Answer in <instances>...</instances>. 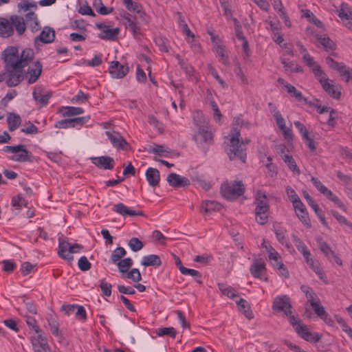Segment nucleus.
I'll return each mask as SVG.
<instances>
[{"label": "nucleus", "instance_id": "bf43d9fd", "mask_svg": "<svg viewBox=\"0 0 352 352\" xmlns=\"http://www.w3.org/2000/svg\"><path fill=\"white\" fill-rule=\"evenodd\" d=\"M3 151L6 152H11V153H26V148L23 144H19L16 146H6L3 148Z\"/></svg>", "mask_w": 352, "mask_h": 352}, {"label": "nucleus", "instance_id": "13d9d810", "mask_svg": "<svg viewBox=\"0 0 352 352\" xmlns=\"http://www.w3.org/2000/svg\"><path fill=\"white\" fill-rule=\"evenodd\" d=\"M286 192L289 200L292 202L293 206L300 201L298 195L296 193L295 190L292 187L287 186L286 188Z\"/></svg>", "mask_w": 352, "mask_h": 352}, {"label": "nucleus", "instance_id": "c756f323", "mask_svg": "<svg viewBox=\"0 0 352 352\" xmlns=\"http://www.w3.org/2000/svg\"><path fill=\"white\" fill-rule=\"evenodd\" d=\"M122 1L128 10L139 14L141 17L145 14L144 12L142 11L141 5L133 2L132 0H122Z\"/></svg>", "mask_w": 352, "mask_h": 352}, {"label": "nucleus", "instance_id": "1a4fd4ad", "mask_svg": "<svg viewBox=\"0 0 352 352\" xmlns=\"http://www.w3.org/2000/svg\"><path fill=\"white\" fill-rule=\"evenodd\" d=\"M272 308L274 311H283L286 316H289V314H292L290 298L286 295L276 297Z\"/></svg>", "mask_w": 352, "mask_h": 352}, {"label": "nucleus", "instance_id": "f03ea898", "mask_svg": "<svg viewBox=\"0 0 352 352\" xmlns=\"http://www.w3.org/2000/svg\"><path fill=\"white\" fill-rule=\"evenodd\" d=\"M301 291L305 294L307 301L310 303L314 313L322 319L327 324L332 327L334 322L329 314L325 311L324 307L321 305L320 299L313 289L306 285L300 287Z\"/></svg>", "mask_w": 352, "mask_h": 352}, {"label": "nucleus", "instance_id": "72a5a7b5", "mask_svg": "<svg viewBox=\"0 0 352 352\" xmlns=\"http://www.w3.org/2000/svg\"><path fill=\"white\" fill-rule=\"evenodd\" d=\"M218 287L223 295L227 296L230 298H234L238 295L234 288L224 283H218Z\"/></svg>", "mask_w": 352, "mask_h": 352}, {"label": "nucleus", "instance_id": "bb28decb", "mask_svg": "<svg viewBox=\"0 0 352 352\" xmlns=\"http://www.w3.org/2000/svg\"><path fill=\"white\" fill-rule=\"evenodd\" d=\"M236 305L239 306V311L242 312L247 318L252 319L253 318L250 306L245 299L240 298L236 302Z\"/></svg>", "mask_w": 352, "mask_h": 352}, {"label": "nucleus", "instance_id": "ddd939ff", "mask_svg": "<svg viewBox=\"0 0 352 352\" xmlns=\"http://www.w3.org/2000/svg\"><path fill=\"white\" fill-rule=\"evenodd\" d=\"M166 180L169 185L174 188L185 187L190 185V181L188 178L181 177L175 173H170Z\"/></svg>", "mask_w": 352, "mask_h": 352}, {"label": "nucleus", "instance_id": "9b49d317", "mask_svg": "<svg viewBox=\"0 0 352 352\" xmlns=\"http://www.w3.org/2000/svg\"><path fill=\"white\" fill-rule=\"evenodd\" d=\"M42 68L41 63L37 60L33 65H30L27 71H25L24 75L29 84L34 83L38 79L42 72Z\"/></svg>", "mask_w": 352, "mask_h": 352}, {"label": "nucleus", "instance_id": "f704fd0d", "mask_svg": "<svg viewBox=\"0 0 352 352\" xmlns=\"http://www.w3.org/2000/svg\"><path fill=\"white\" fill-rule=\"evenodd\" d=\"M283 160L285 162V163L287 164V166L290 170L296 173L297 175H300V170L298 168L296 163L292 155H284L283 157Z\"/></svg>", "mask_w": 352, "mask_h": 352}, {"label": "nucleus", "instance_id": "603ef678", "mask_svg": "<svg viewBox=\"0 0 352 352\" xmlns=\"http://www.w3.org/2000/svg\"><path fill=\"white\" fill-rule=\"evenodd\" d=\"M274 118H275L276 124L278 125L279 129H285L286 126L285 120L283 118L280 111L277 110V108H274Z\"/></svg>", "mask_w": 352, "mask_h": 352}, {"label": "nucleus", "instance_id": "4468645a", "mask_svg": "<svg viewBox=\"0 0 352 352\" xmlns=\"http://www.w3.org/2000/svg\"><path fill=\"white\" fill-rule=\"evenodd\" d=\"M91 162L100 168L111 170L114 166V160L109 156H101L92 157Z\"/></svg>", "mask_w": 352, "mask_h": 352}, {"label": "nucleus", "instance_id": "7ed1b4c3", "mask_svg": "<svg viewBox=\"0 0 352 352\" xmlns=\"http://www.w3.org/2000/svg\"><path fill=\"white\" fill-rule=\"evenodd\" d=\"M1 56H4L8 59L11 58L14 63V66L19 65L25 68L33 60L34 52L31 48H26L19 54L16 47L9 46L3 51Z\"/></svg>", "mask_w": 352, "mask_h": 352}, {"label": "nucleus", "instance_id": "052dcab7", "mask_svg": "<svg viewBox=\"0 0 352 352\" xmlns=\"http://www.w3.org/2000/svg\"><path fill=\"white\" fill-rule=\"evenodd\" d=\"M100 287L102 294L105 296H110L111 294V285L104 281V279L100 280Z\"/></svg>", "mask_w": 352, "mask_h": 352}, {"label": "nucleus", "instance_id": "20e7f679", "mask_svg": "<svg viewBox=\"0 0 352 352\" xmlns=\"http://www.w3.org/2000/svg\"><path fill=\"white\" fill-rule=\"evenodd\" d=\"M1 58L3 60L5 69L8 75L6 80L7 86L9 87L17 86L24 78V68L19 65L14 66V63L11 58L8 59L4 56H1Z\"/></svg>", "mask_w": 352, "mask_h": 352}, {"label": "nucleus", "instance_id": "6ab92c4d", "mask_svg": "<svg viewBox=\"0 0 352 352\" xmlns=\"http://www.w3.org/2000/svg\"><path fill=\"white\" fill-rule=\"evenodd\" d=\"M105 134L108 136L114 147L125 149V146L128 145L124 138L118 132L113 131L112 133L110 131H106Z\"/></svg>", "mask_w": 352, "mask_h": 352}, {"label": "nucleus", "instance_id": "2eb2a0df", "mask_svg": "<svg viewBox=\"0 0 352 352\" xmlns=\"http://www.w3.org/2000/svg\"><path fill=\"white\" fill-rule=\"evenodd\" d=\"M294 207L296 212V215L301 222L307 228H311V222L308 216V213L306 211V208L302 202L300 201L294 205Z\"/></svg>", "mask_w": 352, "mask_h": 352}, {"label": "nucleus", "instance_id": "a19ab883", "mask_svg": "<svg viewBox=\"0 0 352 352\" xmlns=\"http://www.w3.org/2000/svg\"><path fill=\"white\" fill-rule=\"evenodd\" d=\"M65 111L63 112V116L70 117L73 116L80 115L84 112V110L81 107H64Z\"/></svg>", "mask_w": 352, "mask_h": 352}, {"label": "nucleus", "instance_id": "a878e982", "mask_svg": "<svg viewBox=\"0 0 352 352\" xmlns=\"http://www.w3.org/2000/svg\"><path fill=\"white\" fill-rule=\"evenodd\" d=\"M141 263L145 267L160 266L162 264V261L159 256L155 254H150L144 256Z\"/></svg>", "mask_w": 352, "mask_h": 352}, {"label": "nucleus", "instance_id": "aec40b11", "mask_svg": "<svg viewBox=\"0 0 352 352\" xmlns=\"http://www.w3.org/2000/svg\"><path fill=\"white\" fill-rule=\"evenodd\" d=\"M52 96V93L51 91L44 93L43 89L41 87L35 88L32 93L34 100L40 102L42 105H46Z\"/></svg>", "mask_w": 352, "mask_h": 352}, {"label": "nucleus", "instance_id": "37998d69", "mask_svg": "<svg viewBox=\"0 0 352 352\" xmlns=\"http://www.w3.org/2000/svg\"><path fill=\"white\" fill-rule=\"evenodd\" d=\"M18 9L19 11L27 12L32 8L37 9V5L35 1H29L28 0H22L18 3Z\"/></svg>", "mask_w": 352, "mask_h": 352}, {"label": "nucleus", "instance_id": "f8f14e48", "mask_svg": "<svg viewBox=\"0 0 352 352\" xmlns=\"http://www.w3.org/2000/svg\"><path fill=\"white\" fill-rule=\"evenodd\" d=\"M109 72L112 78H122L128 74L129 67L117 60H113L109 64Z\"/></svg>", "mask_w": 352, "mask_h": 352}, {"label": "nucleus", "instance_id": "39448f33", "mask_svg": "<svg viewBox=\"0 0 352 352\" xmlns=\"http://www.w3.org/2000/svg\"><path fill=\"white\" fill-rule=\"evenodd\" d=\"M245 189L241 181H227L221 185L220 192L226 199L232 200L243 195Z\"/></svg>", "mask_w": 352, "mask_h": 352}, {"label": "nucleus", "instance_id": "423d86ee", "mask_svg": "<svg viewBox=\"0 0 352 352\" xmlns=\"http://www.w3.org/2000/svg\"><path fill=\"white\" fill-rule=\"evenodd\" d=\"M58 242V256L68 261H72L74 259V257L72 255V254L77 253L83 248L82 245L78 243L71 245L68 242L67 238H59Z\"/></svg>", "mask_w": 352, "mask_h": 352}, {"label": "nucleus", "instance_id": "ea45409f", "mask_svg": "<svg viewBox=\"0 0 352 352\" xmlns=\"http://www.w3.org/2000/svg\"><path fill=\"white\" fill-rule=\"evenodd\" d=\"M156 333L158 336H169L172 338H175L177 335L176 330L172 327H161L156 330Z\"/></svg>", "mask_w": 352, "mask_h": 352}, {"label": "nucleus", "instance_id": "49530a36", "mask_svg": "<svg viewBox=\"0 0 352 352\" xmlns=\"http://www.w3.org/2000/svg\"><path fill=\"white\" fill-rule=\"evenodd\" d=\"M302 195L304 198L307 200L308 204L311 207V208L316 213H320L322 209H320L318 205L314 201V200L311 198V197L309 195V193L304 190L302 192Z\"/></svg>", "mask_w": 352, "mask_h": 352}, {"label": "nucleus", "instance_id": "0e129e2a", "mask_svg": "<svg viewBox=\"0 0 352 352\" xmlns=\"http://www.w3.org/2000/svg\"><path fill=\"white\" fill-rule=\"evenodd\" d=\"M72 121V118L61 120L56 122L54 126L59 129L73 127Z\"/></svg>", "mask_w": 352, "mask_h": 352}, {"label": "nucleus", "instance_id": "0eeeda50", "mask_svg": "<svg viewBox=\"0 0 352 352\" xmlns=\"http://www.w3.org/2000/svg\"><path fill=\"white\" fill-rule=\"evenodd\" d=\"M313 72L321 84L323 89L330 96L336 99L340 98L341 95L340 91H337L335 88V85L330 83L329 80L327 78L326 74L321 70L320 66H316L313 69Z\"/></svg>", "mask_w": 352, "mask_h": 352}, {"label": "nucleus", "instance_id": "f3484780", "mask_svg": "<svg viewBox=\"0 0 352 352\" xmlns=\"http://www.w3.org/2000/svg\"><path fill=\"white\" fill-rule=\"evenodd\" d=\"M113 210L122 216H144L142 211L133 210L122 203L117 204L113 206Z\"/></svg>", "mask_w": 352, "mask_h": 352}, {"label": "nucleus", "instance_id": "de8ad7c7", "mask_svg": "<svg viewBox=\"0 0 352 352\" xmlns=\"http://www.w3.org/2000/svg\"><path fill=\"white\" fill-rule=\"evenodd\" d=\"M316 38L319 41L320 43L326 49L332 50L334 48L333 41L329 37H322L318 34L316 35Z\"/></svg>", "mask_w": 352, "mask_h": 352}, {"label": "nucleus", "instance_id": "9d476101", "mask_svg": "<svg viewBox=\"0 0 352 352\" xmlns=\"http://www.w3.org/2000/svg\"><path fill=\"white\" fill-rule=\"evenodd\" d=\"M288 319L289 322L293 326L297 333L304 340H309V336H311V333L308 331L307 327L305 324L301 323V321L298 318L289 314Z\"/></svg>", "mask_w": 352, "mask_h": 352}, {"label": "nucleus", "instance_id": "e2e57ef3", "mask_svg": "<svg viewBox=\"0 0 352 352\" xmlns=\"http://www.w3.org/2000/svg\"><path fill=\"white\" fill-rule=\"evenodd\" d=\"M331 213L339 223H344L352 229V223L349 222L344 217L340 214L337 211L335 210H331Z\"/></svg>", "mask_w": 352, "mask_h": 352}, {"label": "nucleus", "instance_id": "c85d7f7f", "mask_svg": "<svg viewBox=\"0 0 352 352\" xmlns=\"http://www.w3.org/2000/svg\"><path fill=\"white\" fill-rule=\"evenodd\" d=\"M119 32L120 29L118 28L113 29L106 28V30H103V32L98 34V37L102 40L113 41Z\"/></svg>", "mask_w": 352, "mask_h": 352}, {"label": "nucleus", "instance_id": "774afa93", "mask_svg": "<svg viewBox=\"0 0 352 352\" xmlns=\"http://www.w3.org/2000/svg\"><path fill=\"white\" fill-rule=\"evenodd\" d=\"M341 76L344 78L346 82L352 80V69L346 65L345 67L342 69Z\"/></svg>", "mask_w": 352, "mask_h": 352}, {"label": "nucleus", "instance_id": "5fc2aeb1", "mask_svg": "<svg viewBox=\"0 0 352 352\" xmlns=\"http://www.w3.org/2000/svg\"><path fill=\"white\" fill-rule=\"evenodd\" d=\"M216 52L219 56H221L223 64L225 65H228L230 64L228 56L226 54L225 48L223 46L218 45L216 47Z\"/></svg>", "mask_w": 352, "mask_h": 352}, {"label": "nucleus", "instance_id": "58836bf2", "mask_svg": "<svg viewBox=\"0 0 352 352\" xmlns=\"http://www.w3.org/2000/svg\"><path fill=\"white\" fill-rule=\"evenodd\" d=\"M48 324L50 326V331L54 336H59V324L57 319L53 316H50L47 318Z\"/></svg>", "mask_w": 352, "mask_h": 352}, {"label": "nucleus", "instance_id": "e433bc0d", "mask_svg": "<svg viewBox=\"0 0 352 352\" xmlns=\"http://www.w3.org/2000/svg\"><path fill=\"white\" fill-rule=\"evenodd\" d=\"M126 250L123 248L118 247L116 248L111 254V262L113 263H117L126 255Z\"/></svg>", "mask_w": 352, "mask_h": 352}, {"label": "nucleus", "instance_id": "5701e85b", "mask_svg": "<svg viewBox=\"0 0 352 352\" xmlns=\"http://www.w3.org/2000/svg\"><path fill=\"white\" fill-rule=\"evenodd\" d=\"M270 206L255 208V218L258 223L265 225L268 221Z\"/></svg>", "mask_w": 352, "mask_h": 352}, {"label": "nucleus", "instance_id": "3c124183", "mask_svg": "<svg viewBox=\"0 0 352 352\" xmlns=\"http://www.w3.org/2000/svg\"><path fill=\"white\" fill-rule=\"evenodd\" d=\"M285 87L287 91L289 94H293V96L298 101H301L303 98L302 94L300 91H298L296 87L290 84H285Z\"/></svg>", "mask_w": 352, "mask_h": 352}, {"label": "nucleus", "instance_id": "c03bdc74", "mask_svg": "<svg viewBox=\"0 0 352 352\" xmlns=\"http://www.w3.org/2000/svg\"><path fill=\"white\" fill-rule=\"evenodd\" d=\"M198 133L201 136L204 142L212 143V134L211 131H209L204 126H200L198 129Z\"/></svg>", "mask_w": 352, "mask_h": 352}, {"label": "nucleus", "instance_id": "7c9ffc66", "mask_svg": "<svg viewBox=\"0 0 352 352\" xmlns=\"http://www.w3.org/2000/svg\"><path fill=\"white\" fill-rule=\"evenodd\" d=\"M176 58L178 60V63L181 68L185 72V73L189 76L190 77L194 76L195 74V69L192 67L191 65H190L187 60L182 59L179 54L176 55Z\"/></svg>", "mask_w": 352, "mask_h": 352}, {"label": "nucleus", "instance_id": "6e6552de", "mask_svg": "<svg viewBox=\"0 0 352 352\" xmlns=\"http://www.w3.org/2000/svg\"><path fill=\"white\" fill-rule=\"evenodd\" d=\"M251 274L256 278L263 280L265 282L268 281V278L266 275L267 269L265 263L262 258H254L252 264L250 267Z\"/></svg>", "mask_w": 352, "mask_h": 352}, {"label": "nucleus", "instance_id": "cd10ccee", "mask_svg": "<svg viewBox=\"0 0 352 352\" xmlns=\"http://www.w3.org/2000/svg\"><path fill=\"white\" fill-rule=\"evenodd\" d=\"M7 120L8 124V129L10 131L16 130L21 122V117L14 113H8Z\"/></svg>", "mask_w": 352, "mask_h": 352}, {"label": "nucleus", "instance_id": "f257e3e1", "mask_svg": "<svg viewBox=\"0 0 352 352\" xmlns=\"http://www.w3.org/2000/svg\"><path fill=\"white\" fill-rule=\"evenodd\" d=\"M240 131L233 127V133L230 140L229 148L226 152L230 160H239L245 163L246 159V148L245 144H249L250 140L245 139L241 142H239Z\"/></svg>", "mask_w": 352, "mask_h": 352}, {"label": "nucleus", "instance_id": "c9c22d12", "mask_svg": "<svg viewBox=\"0 0 352 352\" xmlns=\"http://www.w3.org/2000/svg\"><path fill=\"white\" fill-rule=\"evenodd\" d=\"M317 242L318 243V247L320 251L325 254L328 259H331V257L335 252L331 250V248L326 242L322 240V239H318Z\"/></svg>", "mask_w": 352, "mask_h": 352}, {"label": "nucleus", "instance_id": "8fccbe9b", "mask_svg": "<svg viewBox=\"0 0 352 352\" xmlns=\"http://www.w3.org/2000/svg\"><path fill=\"white\" fill-rule=\"evenodd\" d=\"M128 245L133 252H138L144 247L143 243L136 237L131 238Z\"/></svg>", "mask_w": 352, "mask_h": 352}, {"label": "nucleus", "instance_id": "338daca9", "mask_svg": "<svg viewBox=\"0 0 352 352\" xmlns=\"http://www.w3.org/2000/svg\"><path fill=\"white\" fill-rule=\"evenodd\" d=\"M12 204L13 206L18 207L21 208L22 206H26L27 201L21 197L20 195L17 197H14L12 199Z\"/></svg>", "mask_w": 352, "mask_h": 352}, {"label": "nucleus", "instance_id": "2f4dec72", "mask_svg": "<svg viewBox=\"0 0 352 352\" xmlns=\"http://www.w3.org/2000/svg\"><path fill=\"white\" fill-rule=\"evenodd\" d=\"M254 204L256 206L255 208L269 206L267 203V196L265 192H263L261 190H257Z\"/></svg>", "mask_w": 352, "mask_h": 352}, {"label": "nucleus", "instance_id": "b1692460", "mask_svg": "<svg viewBox=\"0 0 352 352\" xmlns=\"http://www.w3.org/2000/svg\"><path fill=\"white\" fill-rule=\"evenodd\" d=\"M10 20L12 23V26L15 28L17 34L20 36L22 35L26 29L23 17L18 15H12L10 16Z\"/></svg>", "mask_w": 352, "mask_h": 352}, {"label": "nucleus", "instance_id": "4be33fe9", "mask_svg": "<svg viewBox=\"0 0 352 352\" xmlns=\"http://www.w3.org/2000/svg\"><path fill=\"white\" fill-rule=\"evenodd\" d=\"M14 33V29L10 20L0 17V36L8 38Z\"/></svg>", "mask_w": 352, "mask_h": 352}, {"label": "nucleus", "instance_id": "4d7b16f0", "mask_svg": "<svg viewBox=\"0 0 352 352\" xmlns=\"http://www.w3.org/2000/svg\"><path fill=\"white\" fill-rule=\"evenodd\" d=\"M292 241L294 243L296 248L301 253H303L305 251L308 250L306 245L296 235L292 234Z\"/></svg>", "mask_w": 352, "mask_h": 352}, {"label": "nucleus", "instance_id": "6e6d98bb", "mask_svg": "<svg viewBox=\"0 0 352 352\" xmlns=\"http://www.w3.org/2000/svg\"><path fill=\"white\" fill-rule=\"evenodd\" d=\"M78 266L82 271H87L91 267V263L88 261L87 258L85 256H81L78 261Z\"/></svg>", "mask_w": 352, "mask_h": 352}, {"label": "nucleus", "instance_id": "412c9836", "mask_svg": "<svg viewBox=\"0 0 352 352\" xmlns=\"http://www.w3.org/2000/svg\"><path fill=\"white\" fill-rule=\"evenodd\" d=\"M146 178L150 186L155 187L158 186L160 181V172L157 168H148L146 171Z\"/></svg>", "mask_w": 352, "mask_h": 352}, {"label": "nucleus", "instance_id": "09e8293b", "mask_svg": "<svg viewBox=\"0 0 352 352\" xmlns=\"http://www.w3.org/2000/svg\"><path fill=\"white\" fill-rule=\"evenodd\" d=\"M314 186L324 195L328 194L331 195V190L325 187L316 177H312L311 179Z\"/></svg>", "mask_w": 352, "mask_h": 352}, {"label": "nucleus", "instance_id": "79ce46f5", "mask_svg": "<svg viewBox=\"0 0 352 352\" xmlns=\"http://www.w3.org/2000/svg\"><path fill=\"white\" fill-rule=\"evenodd\" d=\"M123 278L131 279L134 282H139L142 280V276L138 269L133 268L130 272H127L126 274L122 275Z\"/></svg>", "mask_w": 352, "mask_h": 352}, {"label": "nucleus", "instance_id": "864d4df0", "mask_svg": "<svg viewBox=\"0 0 352 352\" xmlns=\"http://www.w3.org/2000/svg\"><path fill=\"white\" fill-rule=\"evenodd\" d=\"M326 62L331 69L338 70L340 75H341L342 69L345 67V66H346L345 65H343L342 63H338L337 61H336L331 57H327L326 58Z\"/></svg>", "mask_w": 352, "mask_h": 352}, {"label": "nucleus", "instance_id": "393cba45", "mask_svg": "<svg viewBox=\"0 0 352 352\" xmlns=\"http://www.w3.org/2000/svg\"><path fill=\"white\" fill-rule=\"evenodd\" d=\"M201 212L206 214H210L213 211H218L221 209V205L215 201H204L200 206Z\"/></svg>", "mask_w": 352, "mask_h": 352}, {"label": "nucleus", "instance_id": "a18cd8bd", "mask_svg": "<svg viewBox=\"0 0 352 352\" xmlns=\"http://www.w3.org/2000/svg\"><path fill=\"white\" fill-rule=\"evenodd\" d=\"M269 258L272 261V264L275 268L278 267V265L275 264L277 263H283L280 260L279 254L272 246H270Z\"/></svg>", "mask_w": 352, "mask_h": 352}, {"label": "nucleus", "instance_id": "69168bd1", "mask_svg": "<svg viewBox=\"0 0 352 352\" xmlns=\"http://www.w3.org/2000/svg\"><path fill=\"white\" fill-rule=\"evenodd\" d=\"M89 98L88 94H85L82 91L80 90L78 94L72 99V102H84Z\"/></svg>", "mask_w": 352, "mask_h": 352}, {"label": "nucleus", "instance_id": "680f3d73", "mask_svg": "<svg viewBox=\"0 0 352 352\" xmlns=\"http://www.w3.org/2000/svg\"><path fill=\"white\" fill-rule=\"evenodd\" d=\"M78 12L82 15H89L91 16H96L95 13L93 12L91 7L88 5L87 2H85L83 6L79 8Z\"/></svg>", "mask_w": 352, "mask_h": 352}, {"label": "nucleus", "instance_id": "473e14b6", "mask_svg": "<svg viewBox=\"0 0 352 352\" xmlns=\"http://www.w3.org/2000/svg\"><path fill=\"white\" fill-rule=\"evenodd\" d=\"M93 7L96 10V11L102 15H106L110 14L113 12V8H107L105 7L102 0H94L93 1Z\"/></svg>", "mask_w": 352, "mask_h": 352}, {"label": "nucleus", "instance_id": "dca6fc26", "mask_svg": "<svg viewBox=\"0 0 352 352\" xmlns=\"http://www.w3.org/2000/svg\"><path fill=\"white\" fill-rule=\"evenodd\" d=\"M31 342L35 352H47V350H49L47 339L41 334H38L36 337H32Z\"/></svg>", "mask_w": 352, "mask_h": 352}, {"label": "nucleus", "instance_id": "4c0bfd02", "mask_svg": "<svg viewBox=\"0 0 352 352\" xmlns=\"http://www.w3.org/2000/svg\"><path fill=\"white\" fill-rule=\"evenodd\" d=\"M132 265L133 261L131 258H125L117 263L119 271L123 274L128 272Z\"/></svg>", "mask_w": 352, "mask_h": 352}, {"label": "nucleus", "instance_id": "a211bd4d", "mask_svg": "<svg viewBox=\"0 0 352 352\" xmlns=\"http://www.w3.org/2000/svg\"><path fill=\"white\" fill-rule=\"evenodd\" d=\"M54 30L52 28L46 26L43 28L40 34L35 38L34 42L36 43L39 41L43 43H50L54 41Z\"/></svg>", "mask_w": 352, "mask_h": 352}]
</instances>
